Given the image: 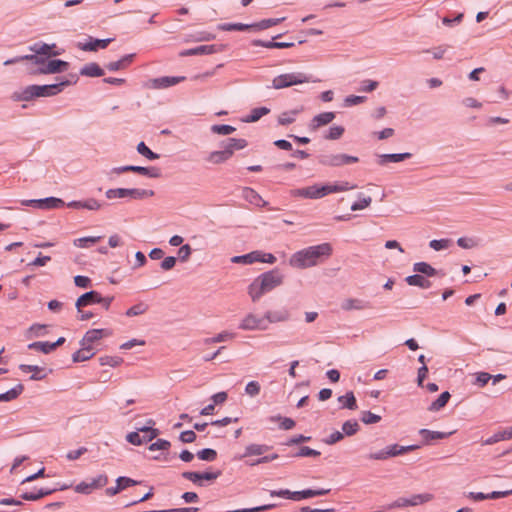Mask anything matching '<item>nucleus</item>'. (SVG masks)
Returning <instances> with one entry per match:
<instances>
[{"label":"nucleus","instance_id":"1","mask_svg":"<svg viewBox=\"0 0 512 512\" xmlns=\"http://www.w3.org/2000/svg\"><path fill=\"white\" fill-rule=\"evenodd\" d=\"M332 252L333 248L330 243L309 246L295 252L289 259V265L297 269L310 268L328 259Z\"/></svg>","mask_w":512,"mask_h":512},{"label":"nucleus","instance_id":"2","mask_svg":"<svg viewBox=\"0 0 512 512\" xmlns=\"http://www.w3.org/2000/svg\"><path fill=\"white\" fill-rule=\"evenodd\" d=\"M284 275L277 269L262 273L248 286V295L252 302H257L266 293L282 285Z\"/></svg>","mask_w":512,"mask_h":512},{"label":"nucleus","instance_id":"3","mask_svg":"<svg viewBox=\"0 0 512 512\" xmlns=\"http://www.w3.org/2000/svg\"><path fill=\"white\" fill-rule=\"evenodd\" d=\"M26 72L30 75L56 74L66 71L69 63L59 59H50L41 55H25Z\"/></svg>","mask_w":512,"mask_h":512},{"label":"nucleus","instance_id":"4","mask_svg":"<svg viewBox=\"0 0 512 512\" xmlns=\"http://www.w3.org/2000/svg\"><path fill=\"white\" fill-rule=\"evenodd\" d=\"M71 85V81L65 80L51 85H29L13 95L16 101H30L37 97H50L59 94L64 87Z\"/></svg>","mask_w":512,"mask_h":512},{"label":"nucleus","instance_id":"5","mask_svg":"<svg viewBox=\"0 0 512 512\" xmlns=\"http://www.w3.org/2000/svg\"><path fill=\"white\" fill-rule=\"evenodd\" d=\"M310 82V76L302 72L280 74L273 78L272 87L276 90Z\"/></svg>","mask_w":512,"mask_h":512},{"label":"nucleus","instance_id":"6","mask_svg":"<svg viewBox=\"0 0 512 512\" xmlns=\"http://www.w3.org/2000/svg\"><path fill=\"white\" fill-rule=\"evenodd\" d=\"M105 196L108 199H115V198H131L135 200H141L145 198H150L154 196L153 190H146V189H137V188H114V189H108L105 192Z\"/></svg>","mask_w":512,"mask_h":512},{"label":"nucleus","instance_id":"7","mask_svg":"<svg viewBox=\"0 0 512 512\" xmlns=\"http://www.w3.org/2000/svg\"><path fill=\"white\" fill-rule=\"evenodd\" d=\"M147 423L149 426L138 428L137 432L129 433L126 436L127 441L133 445H141L156 438L159 434V431L151 427L155 424V422L150 419Z\"/></svg>","mask_w":512,"mask_h":512},{"label":"nucleus","instance_id":"8","mask_svg":"<svg viewBox=\"0 0 512 512\" xmlns=\"http://www.w3.org/2000/svg\"><path fill=\"white\" fill-rule=\"evenodd\" d=\"M239 328L244 331H265L268 329L267 320L265 314L263 316L248 313L246 314L239 323Z\"/></svg>","mask_w":512,"mask_h":512},{"label":"nucleus","instance_id":"9","mask_svg":"<svg viewBox=\"0 0 512 512\" xmlns=\"http://www.w3.org/2000/svg\"><path fill=\"white\" fill-rule=\"evenodd\" d=\"M290 195L294 198L320 199L327 196L326 185L314 184L303 188L292 189Z\"/></svg>","mask_w":512,"mask_h":512},{"label":"nucleus","instance_id":"10","mask_svg":"<svg viewBox=\"0 0 512 512\" xmlns=\"http://www.w3.org/2000/svg\"><path fill=\"white\" fill-rule=\"evenodd\" d=\"M359 161L358 157L350 156L346 154H332L325 156L321 163L330 167H340L344 165H349L353 163H357Z\"/></svg>","mask_w":512,"mask_h":512},{"label":"nucleus","instance_id":"11","mask_svg":"<svg viewBox=\"0 0 512 512\" xmlns=\"http://www.w3.org/2000/svg\"><path fill=\"white\" fill-rule=\"evenodd\" d=\"M108 483V477L105 474H101L96 478L92 479L91 482H81L75 487L77 493L90 494L94 489H99L106 486Z\"/></svg>","mask_w":512,"mask_h":512},{"label":"nucleus","instance_id":"12","mask_svg":"<svg viewBox=\"0 0 512 512\" xmlns=\"http://www.w3.org/2000/svg\"><path fill=\"white\" fill-rule=\"evenodd\" d=\"M185 80L184 76H164L159 78L150 79L147 82V87L151 89H165Z\"/></svg>","mask_w":512,"mask_h":512},{"label":"nucleus","instance_id":"13","mask_svg":"<svg viewBox=\"0 0 512 512\" xmlns=\"http://www.w3.org/2000/svg\"><path fill=\"white\" fill-rule=\"evenodd\" d=\"M225 49L224 45H201L195 48L187 49L180 52L181 57L193 55H209L222 52Z\"/></svg>","mask_w":512,"mask_h":512},{"label":"nucleus","instance_id":"14","mask_svg":"<svg viewBox=\"0 0 512 512\" xmlns=\"http://www.w3.org/2000/svg\"><path fill=\"white\" fill-rule=\"evenodd\" d=\"M111 335L112 331L110 329H91L85 333L82 340L80 341V345H88L93 347L94 343Z\"/></svg>","mask_w":512,"mask_h":512},{"label":"nucleus","instance_id":"15","mask_svg":"<svg viewBox=\"0 0 512 512\" xmlns=\"http://www.w3.org/2000/svg\"><path fill=\"white\" fill-rule=\"evenodd\" d=\"M265 318L267 320V326L270 324L287 322L291 319V313L288 308L281 307L275 310H269L265 312Z\"/></svg>","mask_w":512,"mask_h":512},{"label":"nucleus","instance_id":"16","mask_svg":"<svg viewBox=\"0 0 512 512\" xmlns=\"http://www.w3.org/2000/svg\"><path fill=\"white\" fill-rule=\"evenodd\" d=\"M56 45L52 44H46V43H35L32 46L29 47V50L33 52L32 55H41L43 57H51V56H58L61 54L60 51L55 50Z\"/></svg>","mask_w":512,"mask_h":512},{"label":"nucleus","instance_id":"17","mask_svg":"<svg viewBox=\"0 0 512 512\" xmlns=\"http://www.w3.org/2000/svg\"><path fill=\"white\" fill-rule=\"evenodd\" d=\"M371 303L369 301L359 299V298H347L342 301L341 308L344 311H352V310H366L370 309Z\"/></svg>","mask_w":512,"mask_h":512},{"label":"nucleus","instance_id":"18","mask_svg":"<svg viewBox=\"0 0 512 512\" xmlns=\"http://www.w3.org/2000/svg\"><path fill=\"white\" fill-rule=\"evenodd\" d=\"M454 431L451 432H439V431H431L428 429H421L419 431L420 436L422 437L424 445H430L433 441L442 440L448 438L452 435Z\"/></svg>","mask_w":512,"mask_h":512},{"label":"nucleus","instance_id":"19","mask_svg":"<svg viewBox=\"0 0 512 512\" xmlns=\"http://www.w3.org/2000/svg\"><path fill=\"white\" fill-rule=\"evenodd\" d=\"M100 293H98L97 291H90V292H87V293H84L83 295H81L76 303H75V306L78 310V312H81V309L83 307H86L88 305H92V304H96V303H100Z\"/></svg>","mask_w":512,"mask_h":512},{"label":"nucleus","instance_id":"20","mask_svg":"<svg viewBox=\"0 0 512 512\" xmlns=\"http://www.w3.org/2000/svg\"><path fill=\"white\" fill-rule=\"evenodd\" d=\"M27 204H31L42 209H53L62 206L64 203L59 198L49 197L39 200H30L27 202Z\"/></svg>","mask_w":512,"mask_h":512},{"label":"nucleus","instance_id":"21","mask_svg":"<svg viewBox=\"0 0 512 512\" xmlns=\"http://www.w3.org/2000/svg\"><path fill=\"white\" fill-rule=\"evenodd\" d=\"M67 206L70 208H75V209H88V210L96 211V210L101 209L102 204L98 200H96L94 198H90L85 201L69 202L67 204Z\"/></svg>","mask_w":512,"mask_h":512},{"label":"nucleus","instance_id":"22","mask_svg":"<svg viewBox=\"0 0 512 512\" xmlns=\"http://www.w3.org/2000/svg\"><path fill=\"white\" fill-rule=\"evenodd\" d=\"M334 118H335L334 112L320 113V114L316 115L315 117H313L311 124H310V128L312 130H317L321 126L331 123L334 120Z\"/></svg>","mask_w":512,"mask_h":512},{"label":"nucleus","instance_id":"23","mask_svg":"<svg viewBox=\"0 0 512 512\" xmlns=\"http://www.w3.org/2000/svg\"><path fill=\"white\" fill-rule=\"evenodd\" d=\"M387 448V454L389 458L397 457L400 455H403L407 452L416 450L419 448L418 445H409V446H401L398 444H392L386 447Z\"/></svg>","mask_w":512,"mask_h":512},{"label":"nucleus","instance_id":"24","mask_svg":"<svg viewBox=\"0 0 512 512\" xmlns=\"http://www.w3.org/2000/svg\"><path fill=\"white\" fill-rule=\"evenodd\" d=\"M356 187L357 186L355 184H351L348 181L326 184V194L329 195L333 193L346 192L349 190H353Z\"/></svg>","mask_w":512,"mask_h":512},{"label":"nucleus","instance_id":"25","mask_svg":"<svg viewBox=\"0 0 512 512\" xmlns=\"http://www.w3.org/2000/svg\"><path fill=\"white\" fill-rule=\"evenodd\" d=\"M248 145L245 139L230 138L222 145L225 151H230V158L237 150H242Z\"/></svg>","mask_w":512,"mask_h":512},{"label":"nucleus","instance_id":"26","mask_svg":"<svg viewBox=\"0 0 512 512\" xmlns=\"http://www.w3.org/2000/svg\"><path fill=\"white\" fill-rule=\"evenodd\" d=\"M411 157L410 153H399V154H382L379 155L378 164L386 165L389 162H401Z\"/></svg>","mask_w":512,"mask_h":512},{"label":"nucleus","instance_id":"27","mask_svg":"<svg viewBox=\"0 0 512 512\" xmlns=\"http://www.w3.org/2000/svg\"><path fill=\"white\" fill-rule=\"evenodd\" d=\"M93 355V347L81 345V348L73 354L72 360L73 362H83L92 358Z\"/></svg>","mask_w":512,"mask_h":512},{"label":"nucleus","instance_id":"28","mask_svg":"<svg viewBox=\"0 0 512 512\" xmlns=\"http://www.w3.org/2000/svg\"><path fill=\"white\" fill-rule=\"evenodd\" d=\"M243 197L245 200L255 206L266 205V202L262 199V197L252 188H244Z\"/></svg>","mask_w":512,"mask_h":512},{"label":"nucleus","instance_id":"29","mask_svg":"<svg viewBox=\"0 0 512 512\" xmlns=\"http://www.w3.org/2000/svg\"><path fill=\"white\" fill-rule=\"evenodd\" d=\"M406 282L410 286H417L423 289L431 287V282L420 274H414L406 277Z\"/></svg>","mask_w":512,"mask_h":512},{"label":"nucleus","instance_id":"30","mask_svg":"<svg viewBox=\"0 0 512 512\" xmlns=\"http://www.w3.org/2000/svg\"><path fill=\"white\" fill-rule=\"evenodd\" d=\"M260 256H261L260 251H253V252L245 254V255L234 256L231 259V261L233 263L252 264L254 262H259Z\"/></svg>","mask_w":512,"mask_h":512},{"label":"nucleus","instance_id":"31","mask_svg":"<svg viewBox=\"0 0 512 512\" xmlns=\"http://www.w3.org/2000/svg\"><path fill=\"white\" fill-rule=\"evenodd\" d=\"M230 159V151L220 150L209 153L207 161L212 164H221Z\"/></svg>","mask_w":512,"mask_h":512},{"label":"nucleus","instance_id":"32","mask_svg":"<svg viewBox=\"0 0 512 512\" xmlns=\"http://www.w3.org/2000/svg\"><path fill=\"white\" fill-rule=\"evenodd\" d=\"M131 172L139 173L151 178H159L161 176V172L159 168L156 167H142V166H130Z\"/></svg>","mask_w":512,"mask_h":512},{"label":"nucleus","instance_id":"33","mask_svg":"<svg viewBox=\"0 0 512 512\" xmlns=\"http://www.w3.org/2000/svg\"><path fill=\"white\" fill-rule=\"evenodd\" d=\"M414 272L424 274L428 277H433L438 274L437 270L426 262H417L413 265Z\"/></svg>","mask_w":512,"mask_h":512},{"label":"nucleus","instance_id":"34","mask_svg":"<svg viewBox=\"0 0 512 512\" xmlns=\"http://www.w3.org/2000/svg\"><path fill=\"white\" fill-rule=\"evenodd\" d=\"M234 338H235L234 333L228 332V331H223L213 337L204 339L203 342L205 345H211V344H215V343L230 341V340H233Z\"/></svg>","mask_w":512,"mask_h":512},{"label":"nucleus","instance_id":"35","mask_svg":"<svg viewBox=\"0 0 512 512\" xmlns=\"http://www.w3.org/2000/svg\"><path fill=\"white\" fill-rule=\"evenodd\" d=\"M269 450L270 447L264 444H250L245 448L243 457L262 455Z\"/></svg>","mask_w":512,"mask_h":512},{"label":"nucleus","instance_id":"36","mask_svg":"<svg viewBox=\"0 0 512 512\" xmlns=\"http://www.w3.org/2000/svg\"><path fill=\"white\" fill-rule=\"evenodd\" d=\"M450 397L451 395L448 391L441 393L440 396L430 404L428 410L431 412L441 410L448 403Z\"/></svg>","mask_w":512,"mask_h":512},{"label":"nucleus","instance_id":"37","mask_svg":"<svg viewBox=\"0 0 512 512\" xmlns=\"http://www.w3.org/2000/svg\"><path fill=\"white\" fill-rule=\"evenodd\" d=\"M80 73L84 76L100 77L104 74V71L96 63H89L81 69Z\"/></svg>","mask_w":512,"mask_h":512},{"label":"nucleus","instance_id":"38","mask_svg":"<svg viewBox=\"0 0 512 512\" xmlns=\"http://www.w3.org/2000/svg\"><path fill=\"white\" fill-rule=\"evenodd\" d=\"M24 390L22 384H18L13 387L11 390L0 394V402H9L16 399Z\"/></svg>","mask_w":512,"mask_h":512},{"label":"nucleus","instance_id":"39","mask_svg":"<svg viewBox=\"0 0 512 512\" xmlns=\"http://www.w3.org/2000/svg\"><path fill=\"white\" fill-rule=\"evenodd\" d=\"M329 489H319V490H313V489H306L303 491H296L297 492V501H300L302 499H308L316 496H322L329 493Z\"/></svg>","mask_w":512,"mask_h":512},{"label":"nucleus","instance_id":"40","mask_svg":"<svg viewBox=\"0 0 512 512\" xmlns=\"http://www.w3.org/2000/svg\"><path fill=\"white\" fill-rule=\"evenodd\" d=\"M218 29L222 31H245L248 29H252V24L224 23L219 24Z\"/></svg>","mask_w":512,"mask_h":512},{"label":"nucleus","instance_id":"41","mask_svg":"<svg viewBox=\"0 0 512 512\" xmlns=\"http://www.w3.org/2000/svg\"><path fill=\"white\" fill-rule=\"evenodd\" d=\"M284 20H285L284 17L283 18H274V19H264V20H261L260 22L252 24V29L265 30L272 26L278 25L279 23H281Z\"/></svg>","mask_w":512,"mask_h":512},{"label":"nucleus","instance_id":"42","mask_svg":"<svg viewBox=\"0 0 512 512\" xmlns=\"http://www.w3.org/2000/svg\"><path fill=\"white\" fill-rule=\"evenodd\" d=\"M339 403L342 404L343 407L355 410L357 409V402L353 392H347L345 395L340 396L338 398Z\"/></svg>","mask_w":512,"mask_h":512},{"label":"nucleus","instance_id":"43","mask_svg":"<svg viewBox=\"0 0 512 512\" xmlns=\"http://www.w3.org/2000/svg\"><path fill=\"white\" fill-rule=\"evenodd\" d=\"M302 109L299 110H291L283 112L278 117V123L280 125H289L293 123L296 119V116L301 112Z\"/></svg>","mask_w":512,"mask_h":512},{"label":"nucleus","instance_id":"44","mask_svg":"<svg viewBox=\"0 0 512 512\" xmlns=\"http://www.w3.org/2000/svg\"><path fill=\"white\" fill-rule=\"evenodd\" d=\"M102 239L101 236H89L75 239L73 241L74 246L78 248H87L92 244L99 242Z\"/></svg>","mask_w":512,"mask_h":512},{"label":"nucleus","instance_id":"45","mask_svg":"<svg viewBox=\"0 0 512 512\" xmlns=\"http://www.w3.org/2000/svg\"><path fill=\"white\" fill-rule=\"evenodd\" d=\"M19 368L21 369L22 372L24 373H33V375L31 376V379L32 380H41L43 379V375H39V373L43 370L41 367L39 366H36V365H26V364H21L19 366Z\"/></svg>","mask_w":512,"mask_h":512},{"label":"nucleus","instance_id":"46","mask_svg":"<svg viewBox=\"0 0 512 512\" xmlns=\"http://www.w3.org/2000/svg\"><path fill=\"white\" fill-rule=\"evenodd\" d=\"M409 499L411 506H418L430 502L433 499V495L430 493L415 494Z\"/></svg>","mask_w":512,"mask_h":512},{"label":"nucleus","instance_id":"47","mask_svg":"<svg viewBox=\"0 0 512 512\" xmlns=\"http://www.w3.org/2000/svg\"><path fill=\"white\" fill-rule=\"evenodd\" d=\"M270 112V109L267 107H258L251 110L250 114L248 115L246 122H256L258 121L262 116L268 114Z\"/></svg>","mask_w":512,"mask_h":512},{"label":"nucleus","instance_id":"48","mask_svg":"<svg viewBox=\"0 0 512 512\" xmlns=\"http://www.w3.org/2000/svg\"><path fill=\"white\" fill-rule=\"evenodd\" d=\"M99 362L101 366H110V367H117L121 365L123 362V359L119 356H102L99 358Z\"/></svg>","mask_w":512,"mask_h":512},{"label":"nucleus","instance_id":"49","mask_svg":"<svg viewBox=\"0 0 512 512\" xmlns=\"http://www.w3.org/2000/svg\"><path fill=\"white\" fill-rule=\"evenodd\" d=\"M147 310H148V305L143 302H140V303H137V304L133 305L132 307H130L126 311L125 314L128 317H134V316L144 314Z\"/></svg>","mask_w":512,"mask_h":512},{"label":"nucleus","instance_id":"50","mask_svg":"<svg viewBox=\"0 0 512 512\" xmlns=\"http://www.w3.org/2000/svg\"><path fill=\"white\" fill-rule=\"evenodd\" d=\"M30 350L40 351L44 354H48L53 351V345L50 342H33L28 345Z\"/></svg>","mask_w":512,"mask_h":512},{"label":"nucleus","instance_id":"51","mask_svg":"<svg viewBox=\"0 0 512 512\" xmlns=\"http://www.w3.org/2000/svg\"><path fill=\"white\" fill-rule=\"evenodd\" d=\"M452 245V240L450 239H434L429 242L430 248L435 251L448 249Z\"/></svg>","mask_w":512,"mask_h":512},{"label":"nucleus","instance_id":"52","mask_svg":"<svg viewBox=\"0 0 512 512\" xmlns=\"http://www.w3.org/2000/svg\"><path fill=\"white\" fill-rule=\"evenodd\" d=\"M111 42V39H102V40H95L93 42H89L83 46L84 50L89 51H95L99 48L104 49L108 46V44Z\"/></svg>","mask_w":512,"mask_h":512},{"label":"nucleus","instance_id":"53","mask_svg":"<svg viewBox=\"0 0 512 512\" xmlns=\"http://www.w3.org/2000/svg\"><path fill=\"white\" fill-rule=\"evenodd\" d=\"M342 430L347 436H352L358 432L359 424L355 420H348L342 425Z\"/></svg>","mask_w":512,"mask_h":512},{"label":"nucleus","instance_id":"54","mask_svg":"<svg viewBox=\"0 0 512 512\" xmlns=\"http://www.w3.org/2000/svg\"><path fill=\"white\" fill-rule=\"evenodd\" d=\"M137 151L139 154L148 158L149 160H155L159 158V155L154 153L150 148H148L144 142H140L137 145Z\"/></svg>","mask_w":512,"mask_h":512},{"label":"nucleus","instance_id":"55","mask_svg":"<svg viewBox=\"0 0 512 512\" xmlns=\"http://www.w3.org/2000/svg\"><path fill=\"white\" fill-rule=\"evenodd\" d=\"M371 203H372V198L370 196H364V197L360 198L359 201L354 202L351 205V210L358 211V210L366 209L371 205Z\"/></svg>","mask_w":512,"mask_h":512},{"label":"nucleus","instance_id":"56","mask_svg":"<svg viewBox=\"0 0 512 512\" xmlns=\"http://www.w3.org/2000/svg\"><path fill=\"white\" fill-rule=\"evenodd\" d=\"M211 131L219 135H230L236 131V128L231 125H213Z\"/></svg>","mask_w":512,"mask_h":512},{"label":"nucleus","instance_id":"57","mask_svg":"<svg viewBox=\"0 0 512 512\" xmlns=\"http://www.w3.org/2000/svg\"><path fill=\"white\" fill-rule=\"evenodd\" d=\"M270 495L272 497L278 496V497H282V498H286V499L297 501V492L296 491L293 492V491H290L288 489H282V490H279V491L272 490V491H270Z\"/></svg>","mask_w":512,"mask_h":512},{"label":"nucleus","instance_id":"58","mask_svg":"<svg viewBox=\"0 0 512 512\" xmlns=\"http://www.w3.org/2000/svg\"><path fill=\"white\" fill-rule=\"evenodd\" d=\"M381 420V416L374 414L370 411H363L361 414V421L365 424H375Z\"/></svg>","mask_w":512,"mask_h":512},{"label":"nucleus","instance_id":"59","mask_svg":"<svg viewBox=\"0 0 512 512\" xmlns=\"http://www.w3.org/2000/svg\"><path fill=\"white\" fill-rule=\"evenodd\" d=\"M197 456L204 461H214L217 457V452L214 449L206 448L199 451Z\"/></svg>","mask_w":512,"mask_h":512},{"label":"nucleus","instance_id":"60","mask_svg":"<svg viewBox=\"0 0 512 512\" xmlns=\"http://www.w3.org/2000/svg\"><path fill=\"white\" fill-rule=\"evenodd\" d=\"M261 386L257 381H250L245 387V393L251 397L257 396L260 393Z\"/></svg>","mask_w":512,"mask_h":512},{"label":"nucleus","instance_id":"61","mask_svg":"<svg viewBox=\"0 0 512 512\" xmlns=\"http://www.w3.org/2000/svg\"><path fill=\"white\" fill-rule=\"evenodd\" d=\"M492 378V375H490L487 372H478L475 374V382L474 384L479 387H484L489 380Z\"/></svg>","mask_w":512,"mask_h":512},{"label":"nucleus","instance_id":"62","mask_svg":"<svg viewBox=\"0 0 512 512\" xmlns=\"http://www.w3.org/2000/svg\"><path fill=\"white\" fill-rule=\"evenodd\" d=\"M296 457H318L320 456V452L314 450L308 446H303L299 449V451L295 455Z\"/></svg>","mask_w":512,"mask_h":512},{"label":"nucleus","instance_id":"63","mask_svg":"<svg viewBox=\"0 0 512 512\" xmlns=\"http://www.w3.org/2000/svg\"><path fill=\"white\" fill-rule=\"evenodd\" d=\"M344 133V128L342 126H333L329 129L328 134L326 135V139L336 140L339 139Z\"/></svg>","mask_w":512,"mask_h":512},{"label":"nucleus","instance_id":"64","mask_svg":"<svg viewBox=\"0 0 512 512\" xmlns=\"http://www.w3.org/2000/svg\"><path fill=\"white\" fill-rule=\"evenodd\" d=\"M275 507L274 504H267L263 506L253 507V508H245V509H237V510H229L227 512H263Z\"/></svg>","mask_w":512,"mask_h":512}]
</instances>
